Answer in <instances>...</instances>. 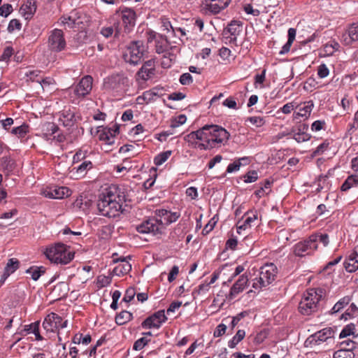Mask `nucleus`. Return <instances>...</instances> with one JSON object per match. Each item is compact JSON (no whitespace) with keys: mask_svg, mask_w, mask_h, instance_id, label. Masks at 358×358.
Returning <instances> with one entry per match:
<instances>
[{"mask_svg":"<svg viewBox=\"0 0 358 358\" xmlns=\"http://www.w3.org/2000/svg\"><path fill=\"white\" fill-rule=\"evenodd\" d=\"M125 195L115 186L105 189L99 196L97 208L100 214L108 217H118L122 213Z\"/></svg>","mask_w":358,"mask_h":358,"instance_id":"obj_1","label":"nucleus"},{"mask_svg":"<svg viewBox=\"0 0 358 358\" xmlns=\"http://www.w3.org/2000/svg\"><path fill=\"white\" fill-rule=\"evenodd\" d=\"M201 129L203 143L197 144L200 150H211L224 145L229 139V133L217 124H206Z\"/></svg>","mask_w":358,"mask_h":358,"instance_id":"obj_2","label":"nucleus"},{"mask_svg":"<svg viewBox=\"0 0 358 358\" xmlns=\"http://www.w3.org/2000/svg\"><path fill=\"white\" fill-rule=\"evenodd\" d=\"M180 216V214L179 213H171L169 211V214L166 215L164 220H159L157 217H151L137 225L136 229L141 234H162L165 229V225L175 222Z\"/></svg>","mask_w":358,"mask_h":358,"instance_id":"obj_3","label":"nucleus"},{"mask_svg":"<svg viewBox=\"0 0 358 358\" xmlns=\"http://www.w3.org/2000/svg\"><path fill=\"white\" fill-rule=\"evenodd\" d=\"M43 253L47 259L57 264H67L74 258V252L70 248L61 243L48 247Z\"/></svg>","mask_w":358,"mask_h":358,"instance_id":"obj_4","label":"nucleus"},{"mask_svg":"<svg viewBox=\"0 0 358 358\" xmlns=\"http://www.w3.org/2000/svg\"><path fill=\"white\" fill-rule=\"evenodd\" d=\"M322 290L310 289L306 294L299 305V312L305 315H309L316 311L317 305L322 298Z\"/></svg>","mask_w":358,"mask_h":358,"instance_id":"obj_5","label":"nucleus"},{"mask_svg":"<svg viewBox=\"0 0 358 358\" xmlns=\"http://www.w3.org/2000/svg\"><path fill=\"white\" fill-rule=\"evenodd\" d=\"M145 50L146 48L143 41H132L123 55L124 59L127 63L136 65L141 62Z\"/></svg>","mask_w":358,"mask_h":358,"instance_id":"obj_6","label":"nucleus"},{"mask_svg":"<svg viewBox=\"0 0 358 358\" xmlns=\"http://www.w3.org/2000/svg\"><path fill=\"white\" fill-rule=\"evenodd\" d=\"M277 274V268L273 264H267L260 268L259 277L252 287L255 289L266 287L271 284Z\"/></svg>","mask_w":358,"mask_h":358,"instance_id":"obj_7","label":"nucleus"},{"mask_svg":"<svg viewBox=\"0 0 358 358\" xmlns=\"http://www.w3.org/2000/svg\"><path fill=\"white\" fill-rule=\"evenodd\" d=\"M92 77L90 76H84L76 86L69 90V94L71 97L83 98L90 94L92 88Z\"/></svg>","mask_w":358,"mask_h":358,"instance_id":"obj_8","label":"nucleus"},{"mask_svg":"<svg viewBox=\"0 0 358 358\" xmlns=\"http://www.w3.org/2000/svg\"><path fill=\"white\" fill-rule=\"evenodd\" d=\"M317 248L315 243V236H309L308 238L297 243L294 246V253L298 257L309 255Z\"/></svg>","mask_w":358,"mask_h":358,"instance_id":"obj_9","label":"nucleus"},{"mask_svg":"<svg viewBox=\"0 0 358 358\" xmlns=\"http://www.w3.org/2000/svg\"><path fill=\"white\" fill-rule=\"evenodd\" d=\"M48 48L54 52H61L66 47V41L61 29L52 30L48 37Z\"/></svg>","mask_w":358,"mask_h":358,"instance_id":"obj_10","label":"nucleus"},{"mask_svg":"<svg viewBox=\"0 0 358 358\" xmlns=\"http://www.w3.org/2000/svg\"><path fill=\"white\" fill-rule=\"evenodd\" d=\"M67 321L62 322V318L55 313H50L43 322V327L47 332H55L59 328L66 327Z\"/></svg>","mask_w":358,"mask_h":358,"instance_id":"obj_11","label":"nucleus"},{"mask_svg":"<svg viewBox=\"0 0 358 358\" xmlns=\"http://www.w3.org/2000/svg\"><path fill=\"white\" fill-rule=\"evenodd\" d=\"M334 336V331L331 327L324 328L310 336L306 341V343L311 345H316L332 338Z\"/></svg>","mask_w":358,"mask_h":358,"instance_id":"obj_12","label":"nucleus"},{"mask_svg":"<svg viewBox=\"0 0 358 358\" xmlns=\"http://www.w3.org/2000/svg\"><path fill=\"white\" fill-rule=\"evenodd\" d=\"M167 320L166 316L165 315V312L164 310H160L155 312L154 314L147 317L141 324L143 328L146 329H152L156 328L159 329L162 323L165 322Z\"/></svg>","mask_w":358,"mask_h":358,"instance_id":"obj_13","label":"nucleus"},{"mask_svg":"<svg viewBox=\"0 0 358 358\" xmlns=\"http://www.w3.org/2000/svg\"><path fill=\"white\" fill-rule=\"evenodd\" d=\"M242 31V22L238 20H232L223 30V36L229 38L230 43H235L237 36Z\"/></svg>","mask_w":358,"mask_h":358,"instance_id":"obj_14","label":"nucleus"},{"mask_svg":"<svg viewBox=\"0 0 358 358\" xmlns=\"http://www.w3.org/2000/svg\"><path fill=\"white\" fill-rule=\"evenodd\" d=\"M231 0H205L204 9L206 12L216 15L225 9Z\"/></svg>","mask_w":358,"mask_h":358,"instance_id":"obj_15","label":"nucleus"},{"mask_svg":"<svg viewBox=\"0 0 358 358\" xmlns=\"http://www.w3.org/2000/svg\"><path fill=\"white\" fill-rule=\"evenodd\" d=\"M43 194L45 197L55 199H61L71 194V190L66 187L53 186L48 187L44 190Z\"/></svg>","mask_w":358,"mask_h":358,"instance_id":"obj_16","label":"nucleus"},{"mask_svg":"<svg viewBox=\"0 0 358 358\" xmlns=\"http://www.w3.org/2000/svg\"><path fill=\"white\" fill-rule=\"evenodd\" d=\"M117 254H113V262L118 264L113 271V273L117 276H122L127 274L131 270V265L125 257L115 258Z\"/></svg>","mask_w":358,"mask_h":358,"instance_id":"obj_17","label":"nucleus"},{"mask_svg":"<svg viewBox=\"0 0 358 358\" xmlns=\"http://www.w3.org/2000/svg\"><path fill=\"white\" fill-rule=\"evenodd\" d=\"M121 13L125 32H129L136 23V12L132 8H124Z\"/></svg>","mask_w":358,"mask_h":358,"instance_id":"obj_18","label":"nucleus"},{"mask_svg":"<svg viewBox=\"0 0 358 358\" xmlns=\"http://www.w3.org/2000/svg\"><path fill=\"white\" fill-rule=\"evenodd\" d=\"M248 282V276L245 274L241 275L238 280L233 285L230 289L228 299L229 300L233 299L237 294L242 292L244 289L247 287Z\"/></svg>","mask_w":358,"mask_h":358,"instance_id":"obj_19","label":"nucleus"},{"mask_svg":"<svg viewBox=\"0 0 358 358\" xmlns=\"http://www.w3.org/2000/svg\"><path fill=\"white\" fill-rule=\"evenodd\" d=\"M155 60L150 59L145 62L140 70L138 71V76L143 80H148L155 75Z\"/></svg>","mask_w":358,"mask_h":358,"instance_id":"obj_20","label":"nucleus"},{"mask_svg":"<svg viewBox=\"0 0 358 358\" xmlns=\"http://www.w3.org/2000/svg\"><path fill=\"white\" fill-rule=\"evenodd\" d=\"M344 266L348 272L352 273L358 269V245L345 259Z\"/></svg>","mask_w":358,"mask_h":358,"instance_id":"obj_21","label":"nucleus"},{"mask_svg":"<svg viewBox=\"0 0 358 358\" xmlns=\"http://www.w3.org/2000/svg\"><path fill=\"white\" fill-rule=\"evenodd\" d=\"M59 121L61 122L64 127H70L73 126L76 121L75 113L71 110V109L63 110L59 115Z\"/></svg>","mask_w":358,"mask_h":358,"instance_id":"obj_22","label":"nucleus"},{"mask_svg":"<svg viewBox=\"0 0 358 358\" xmlns=\"http://www.w3.org/2000/svg\"><path fill=\"white\" fill-rule=\"evenodd\" d=\"M346 45H350L353 41H358V23H352L343 36Z\"/></svg>","mask_w":358,"mask_h":358,"instance_id":"obj_23","label":"nucleus"},{"mask_svg":"<svg viewBox=\"0 0 358 358\" xmlns=\"http://www.w3.org/2000/svg\"><path fill=\"white\" fill-rule=\"evenodd\" d=\"M36 10V4L34 0H27L20 8V12L26 20L31 18Z\"/></svg>","mask_w":358,"mask_h":358,"instance_id":"obj_24","label":"nucleus"},{"mask_svg":"<svg viewBox=\"0 0 358 358\" xmlns=\"http://www.w3.org/2000/svg\"><path fill=\"white\" fill-rule=\"evenodd\" d=\"M186 141L197 148V144L203 143L201 129L192 131L185 137Z\"/></svg>","mask_w":358,"mask_h":358,"instance_id":"obj_25","label":"nucleus"},{"mask_svg":"<svg viewBox=\"0 0 358 358\" xmlns=\"http://www.w3.org/2000/svg\"><path fill=\"white\" fill-rule=\"evenodd\" d=\"M60 22L65 27V29H74L78 27L82 22L79 18H75L73 16H62L59 19Z\"/></svg>","mask_w":358,"mask_h":358,"instance_id":"obj_26","label":"nucleus"},{"mask_svg":"<svg viewBox=\"0 0 358 358\" xmlns=\"http://www.w3.org/2000/svg\"><path fill=\"white\" fill-rule=\"evenodd\" d=\"M69 290V285L65 282H60L54 287L52 293L57 296L58 299H61L68 294Z\"/></svg>","mask_w":358,"mask_h":358,"instance_id":"obj_27","label":"nucleus"},{"mask_svg":"<svg viewBox=\"0 0 358 358\" xmlns=\"http://www.w3.org/2000/svg\"><path fill=\"white\" fill-rule=\"evenodd\" d=\"M99 138L100 141H105L108 145H112L114 143V135L112 133L111 128H103L99 130Z\"/></svg>","mask_w":358,"mask_h":358,"instance_id":"obj_28","label":"nucleus"},{"mask_svg":"<svg viewBox=\"0 0 358 358\" xmlns=\"http://www.w3.org/2000/svg\"><path fill=\"white\" fill-rule=\"evenodd\" d=\"M351 301V297L349 296H345L341 298L336 304L333 306V308L330 310L329 313L333 315L340 312L342 309H343L346 306H348Z\"/></svg>","mask_w":358,"mask_h":358,"instance_id":"obj_29","label":"nucleus"},{"mask_svg":"<svg viewBox=\"0 0 358 358\" xmlns=\"http://www.w3.org/2000/svg\"><path fill=\"white\" fill-rule=\"evenodd\" d=\"M92 168V163L91 161L84 160L78 166L74 167L73 169H76V173L78 175V176L83 177L86 174L87 171L90 170Z\"/></svg>","mask_w":358,"mask_h":358,"instance_id":"obj_30","label":"nucleus"},{"mask_svg":"<svg viewBox=\"0 0 358 358\" xmlns=\"http://www.w3.org/2000/svg\"><path fill=\"white\" fill-rule=\"evenodd\" d=\"M45 272V268L43 266H31L26 271L27 274L31 275L34 280H37Z\"/></svg>","mask_w":358,"mask_h":358,"instance_id":"obj_31","label":"nucleus"},{"mask_svg":"<svg viewBox=\"0 0 358 358\" xmlns=\"http://www.w3.org/2000/svg\"><path fill=\"white\" fill-rule=\"evenodd\" d=\"M358 185V176L351 175L349 176L345 182L341 185V190L343 192L348 191L351 187Z\"/></svg>","mask_w":358,"mask_h":358,"instance_id":"obj_32","label":"nucleus"},{"mask_svg":"<svg viewBox=\"0 0 358 358\" xmlns=\"http://www.w3.org/2000/svg\"><path fill=\"white\" fill-rule=\"evenodd\" d=\"M132 317V313L127 310H123L115 317V322L118 325H123L130 321Z\"/></svg>","mask_w":358,"mask_h":358,"instance_id":"obj_33","label":"nucleus"},{"mask_svg":"<svg viewBox=\"0 0 358 358\" xmlns=\"http://www.w3.org/2000/svg\"><path fill=\"white\" fill-rule=\"evenodd\" d=\"M245 336V331L243 329H239L232 339L229 341L228 346L230 348H234L244 338Z\"/></svg>","mask_w":358,"mask_h":358,"instance_id":"obj_34","label":"nucleus"},{"mask_svg":"<svg viewBox=\"0 0 358 358\" xmlns=\"http://www.w3.org/2000/svg\"><path fill=\"white\" fill-rule=\"evenodd\" d=\"M19 266L20 262L17 259L10 258L8 259L4 270L12 274L19 268Z\"/></svg>","mask_w":358,"mask_h":358,"instance_id":"obj_35","label":"nucleus"},{"mask_svg":"<svg viewBox=\"0 0 358 358\" xmlns=\"http://www.w3.org/2000/svg\"><path fill=\"white\" fill-rule=\"evenodd\" d=\"M171 153H172V152L171 150H168V151H165V152H162L159 153L154 158L155 164L157 166L162 165L169 159V157L171 156Z\"/></svg>","mask_w":358,"mask_h":358,"instance_id":"obj_36","label":"nucleus"},{"mask_svg":"<svg viewBox=\"0 0 358 358\" xmlns=\"http://www.w3.org/2000/svg\"><path fill=\"white\" fill-rule=\"evenodd\" d=\"M313 106L314 104L312 101L307 102L304 106L299 108V110L297 113V115L301 117H307L310 114Z\"/></svg>","mask_w":358,"mask_h":358,"instance_id":"obj_37","label":"nucleus"},{"mask_svg":"<svg viewBox=\"0 0 358 358\" xmlns=\"http://www.w3.org/2000/svg\"><path fill=\"white\" fill-rule=\"evenodd\" d=\"M29 332H32L36 336V340L42 341L43 337L39 333V322H36L29 325V328L27 329Z\"/></svg>","mask_w":358,"mask_h":358,"instance_id":"obj_38","label":"nucleus"},{"mask_svg":"<svg viewBox=\"0 0 358 358\" xmlns=\"http://www.w3.org/2000/svg\"><path fill=\"white\" fill-rule=\"evenodd\" d=\"M341 349L345 350H350L352 352V350L356 348L357 343L352 341L350 338H348L341 343Z\"/></svg>","mask_w":358,"mask_h":358,"instance_id":"obj_39","label":"nucleus"},{"mask_svg":"<svg viewBox=\"0 0 358 358\" xmlns=\"http://www.w3.org/2000/svg\"><path fill=\"white\" fill-rule=\"evenodd\" d=\"M355 329V326L353 324H350L346 325L343 329L341 331L339 337L340 338H346L354 334V330Z\"/></svg>","mask_w":358,"mask_h":358,"instance_id":"obj_40","label":"nucleus"},{"mask_svg":"<svg viewBox=\"0 0 358 358\" xmlns=\"http://www.w3.org/2000/svg\"><path fill=\"white\" fill-rule=\"evenodd\" d=\"M355 355L350 350H339L334 352V358H354Z\"/></svg>","mask_w":358,"mask_h":358,"instance_id":"obj_41","label":"nucleus"},{"mask_svg":"<svg viewBox=\"0 0 358 358\" xmlns=\"http://www.w3.org/2000/svg\"><path fill=\"white\" fill-rule=\"evenodd\" d=\"M41 71L38 70H29L25 73V77L27 78V81H32V82H39L38 77Z\"/></svg>","mask_w":358,"mask_h":358,"instance_id":"obj_42","label":"nucleus"},{"mask_svg":"<svg viewBox=\"0 0 358 358\" xmlns=\"http://www.w3.org/2000/svg\"><path fill=\"white\" fill-rule=\"evenodd\" d=\"M87 153V150H79L77 151L73 157V163L76 164L85 160Z\"/></svg>","mask_w":358,"mask_h":358,"instance_id":"obj_43","label":"nucleus"},{"mask_svg":"<svg viewBox=\"0 0 358 358\" xmlns=\"http://www.w3.org/2000/svg\"><path fill=\"white\" fill-rule=\"evenodd\" d=\"M153 94L154 93H152V92H150V90L145 91V92H143L142 96H139L137 98L138 103H141V104L143 103V102H141V99H143V101H145L146 103L153 101V99H154Z\"/></svg>","mask_w":358,"mask_h":358,"instance_id":"obj_44","label":"nucleus"},{"mask_svg":"<svg viewBox=\"0 0 358 358\" xmlns=\"http://www.w3.org/2000/svg\"><path fill=\"white\" fill-rule=\"evenodd\" d=\"M244 182H247V183H249V182H255L257 180L258 178V174H257V172L256 171H249L244 176Z\"/></svg>","mask_w":358,"mask_h":358,"instance_id":"obj_45","label":"nucleus"},{"mask_svg":"<svg viewBox=\"0 0 358 358\" xmlns=\"http://www.w3.org/2000/svg\"><path fill=\"white\" fill-rule=\"evenodd\" d=\"M247 122H250L252 124L255 125L257 127H260L263 126L265 123V121L262 117H250L247 119Z\"/></svg>","mask_w":358,"mask_h":358,"instance_id":"obj_46","label":"nucleus"},{"mask_svg":"<svg viewBox=\"0 0 358 358\" xmlns=\"http://www.w3.org/2000/svg\"><path fill=\"white\" fill-rule=\"evenodd\" d=\"M22 24L20 21L17 19L11 20L8 26V31L9 32H13L15 30H20L21 29Z\"/></svg>","mask_w":358,"mask_h":358,"instance_id":"obj_47","label":"nucleus"},{"mask_svg":"<svg viewBox=\"0 0 358 358\" xmlns=\"http://www.w3.org/2000/svg\"><path fill=\"white\" fill-rule=\"evenodd\" d=\"M187 120V117L185 115H178L175 120H173L171 122V128L178 127L184 123H185Z\"/></svg>","mask_w":358,"mask_h":358,"instance_id":"obj_48","label":"nucleus"},{"mask_svg":"<svg viewBox=\"0 0 358 358\" xmlns=\"http://www.w3.org/2000/svg\"><path fill=\"white\" fill-rule=\"evenodd\" d=\"M179 80L182 85H189L193 82V78L190 73H185L180 76Z\"/></svg>","mask_w":358,"mask_h":358,"instance_id":"obj_49","label":"nucleus"},{"mask_svg":"<svg viewBox=\"0 0 358 358\" xmlns=\"http://www.w3.org/2000/svg\"><path fill=\"white\" fill-rule=\"evenodd\" d=\"M148 343V340L145 338H141L136 341L133 345V349L135 350H140L143 349Z\"/></svg>","mask_w":358,"mask_h":358,"instance_id":"obj_50","label":"nucleus"},{"mask_svg":"<svg viewBox=\"0 0 358 358\" xmlns=\"http://www.w3.org/2000/svg\"><path fill=\"white\" fill-rule=\"evenodd\" d=\"M293 138L298 143H301V142L308 141L310 138V136L308 134H307L306 131H303L301 133H295Z\"/></svg>","mask_w":358,"mask_h":358,"instance_id":"obj_51","label":"nucleus"},{"mask_svg":"<svg viewBox=\"0 0 358 358\" xmlns=\"http://www.w3.org/2000/svg\"><path fill=\"white\" fill-rule=\"evenodd\" d=\"M310 236H315V243L317 245L318 242L323 243L324 246H327L329 243V236L327 234H313Z\"/></svg>","mask_w":358,"mask_h":358,"instance_id":"obj_52","label":"nucleus"},{"mask_svg":"<svg viewBox=\"0 0 358 358\" xmlns=\"http://www.w3.org/2000/svg\"><path fill=\"white\" fill-rule=\"evenodd\" d=\"M136 291L134 288L129 287L126 290L123 301L128 303L130 302L135 296Z\"/></svg>","mask_w":358,"mask_h":358,"instance_id":"obj_53","label":"nucleus"},{"mask_svg":"<svg viewBox=\"0 0 358 358\" xmlns=\"http://www.w3.org/2000/svg\"><path fill=\"white\" fill-rule=\"evenodd\" d=\"M13 11V7L9 3L3 4L0 7V15L7 17Z\"/></svg>","mask_w":358,"mask_h":358,"instance_id":"obj_54","label":"nucleus"},{"mask_svg":"<svg viewBox=\"0 0 358 358\" xmlns=\"http://www.w3.org/2000/svg\"><path fill=\"white\" fill-rule=\"evenodd\" d=\"M27 126L22 125L15 127L12 129L11 133L15 135H18L19 137H23L27 133Z\"/></svg>","mask_w":358,"mask_h":358,"instance_id":"obj_55","label":"nucleus"},{"mask_svg":"<svg viewBox=\"0 0 358 358\" xmlns=\"http://www.w3.org/2000/svg\"><path fill=\"white\" fill-rule=\"evenodd\" d=\"M329 71L326 64H322L319 66L317 75L320 78H326L329 75Z\"/></svg>","mask_w":358,"mask_h":358,"instance_id":"obj_56","label":"nucleus"},{"mask_svg":"<svg viewBox=\"0 0 358 358\" xmlns=\"http://www.w3.org/2000/svg\"><path fill=\"white\" fill-rule=\"evenodd\" d=\"M227 330V326L224 324H220L214 331L213 336L220 337L224 335Z\"/></svg>","mask_w":358,"mask_h":358,"instance_id":"obj_57","label":"nucleus"},{"mask_svg":"<svg viewBox=\"0 0 358 358\" xmlns=\"http://www.w3.org/2000/svg\"><path fill=\"white\" fill-rule=\"evenodd\" d=\"M45 127L48 132L45 134L46 135H54L59 129L58 127L52 122L47 123Z\"/></svg>","mask_w":358,"mask_h":358,"instance_id":"obj_58","label":"nucleus"},{"mask_svg":"<svg viewBox=\"0 0 358 358\" xmlns=\"http://www.w3.org/2000/svg\"><path fill=\"white\" fill-rule=\"evenodd\" d=\"M214 220H215V217L212 218L208 222V224H206V226L204 227L203 231H202L203 234H208L210 231H211L213 229V228L215 227V225L217 222Z\"/></svg>","mask_w":358,"mask_h":358,"instance_id":"obj_59","label":"nucleus"},{"mask_svg":"<svg viewBox=\"0 0 358 358\" xmlns=\"http://www.w3.org/2000/svg\"><path fill=\"white\" fill-rule=\"evenodd\" d=\"M242 165V163L239 161H235L233 163H231L229 164L227 169V171L228 173H232L234 171H236L239 170L241 166Z\"/></svg>","mask_w":358,"mask_h":358,"instance_id":"obj_60","label":"nucleus"},{"mask_svg":"<svg viewBox=\"0 0 358 358\" xmlns=\"http://www.w3.org/2000/svg\"><path fill=\"white\" fill-rule=\"evenodd\" d=\"M13 53V48L10 47V46L6 47L3 50V52L1 57V59L3 60V61H7L11 57Z\"/></svg>","mask_w":358,"mask_h":358,"instance_id":"obj_61","label":"nucleus"},{"mask_svg":"<svg viewBox=\"0 0 358 358\" xmlns=\"http://www.w3.org/2000/svg\"><path fill=\"white\" fill-rule=\"evenodd\" d=\"M179 273V268L178 266H173L169 274V276H168V280L171 282L172 281H173L177 275Z\"/></svg>","mask_w":358,"mask_h":358,"instance_id":"obj_62","label":"nucleus"},{"mask_svg":"<svg viewBox=\"0 0 358 358\" xmlns=\"http://www.w3.org/2000/svg\"><path fill=\"white\" fill-rule=\"evenodd\" d=\"M245 312H241L236 316L233 317L232 320L231 322V327L232 329L238 324V322L245 316Z\"/></svg>","mask_w":358,"mask_h":358,"instance_id":"obj_63","label":"nucleus"},{"mask_svg":"<svg viewBox=\"0 0 358 358\" xmlns=\"http://www.w3.org/2000/svg\"><path fill=\"white\" fill-rule=\"evenodd\" d=\"M223 105L224 106L228 107L229 108H232V109L237 108H236V102L234 100V99H233L231 97H229V98H227V99H225L223 102Z\"/></svg>","mask_w":358,"mask_h":358,"instance_id":"obj_64","label":"nucleus"}]
</instances>
